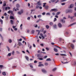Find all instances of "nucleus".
I'll list each match as a JSON object with an SVG mask.
<instances>
[{
    "mask_svg": "<svg viewBox=\"0 0 76 76\" xmlns=\"http://www.w3.org/2000/svg\"><path fill=\"white\" fill-rule=\"evenodd\" d=\"M57 9H52L50 10V12H53V11L54 12H57Z\"/></svg>",
    "mask_w": 76,
    "mask_h": 76,
    "instance_id": "nucleus-1",
    "label": "nucleus"
},
{
    "mask_svg": "<svg viewBox=\"0 0 76 76\" xmlns=\"http://www.w3.org/2000/svg\"><path fill=\"white\" fill-rule=\"evenodd\" d=\"M42 72L44 73H47V71H46V70L45 69H42Z\"/></svg>",
    "mask_w": 76,
    "mask_h": 76,
    "instance_id": "nucleus-2",
    "label": "nucleus"
},
{
    "mask_svg": "<svg viewBox=\"0 0 76 76\" xmlns=\"http://www.w3.org/2000/svg\"><path fill=\"white\" fill-rule=\"evenodd\" d=\"M69 45H70L71 47H72V48L73 49V48H74V45H73L72 44H71V43H69Z\"/></svg>",
    "mask_w": 76,
    "mask_h": 76,
    "instance_id": "nucleus-3",
    "label": "nucleus"
},
{
    "mask_svg": "<svg viewBox=\"0 0 76 76\" xmlns=\"http://www.w3.org/2000/svg\"><path fill=\"white\" fill-rule=\"evenodd\" d=\"M23 10H21L20 12H18V13L19 15H21L22 13H23Z\"/></svg>",
    "mask_w": 76,
    "mask_h": 76,
    "instance_id": "nucleus-4",
    "label": "nucleus"
},
{
    "mask_svg": "<svg viewBox=\"0 0 76 76\" xmlns=\"http://www.w3.org/2000/svg\"><path fill=\"white\" fill-rule=\"evenodd\" d=\"M44 8L46 10H48L49 8V6H45L44 7Z\"/></svg>",
    "mask_w": 76,
    "mask_h": 76,
    "instance_id": "nucleus-5",
    "label": "nucleus"
},
{
    "mask_svg": "<svg viewBox=\"0 0 76 76\" xmlns=\"http://www.w3.org/2000/svg\"><path fill=\"white\" fill-rule=\"evenodd\" d=\"M7 9H8V10H10V7H6L5 8V10H7Z\"/></svg>",
    "mask_w": 76,
    "mask_h": 76,
    "instance_id": "nucleus-6",
    "label": "nucleus"
},
{
    "mask_svg": "<svg viewBox=\"0 0 76 76\" xmlns=\"http://www.w3.org/2000/svg\"><path fill=\"white\" fill-rule=\"evenodd\" d=\"M8 13H11V14H13V11L12 10H10L8 12Z\"/></svg>",
    "mask_w": 76,
    "mask_h": 76,
    "instance_id": "nucleus-7",
    "label": "nucleus"
},
{
    "mask_svg": "<svg viewBox=\"0 0 76 76\" xmlns=\"http://www.w3.org/2000/svg\"><path fill=\"white\" fill-rule=\"evenodd\" d=\"M72 12V10H66V13H69V12Z\"/></svg>",
    "mask_w": 76,
    "mask_h": 76,
    "instance_id": "nucleus-8",
    "label": "nucleus"
},
{
    "mask_svg": "<svg viewBox=\"0 0 76 76\" xmlns=\"http://www.w3.org/2000/svg\"><path fill=\"white\" fill-rule=\"evenodd\" d=\"M37 4L39 5V6H41V2L40 1H38L37 3Z\"/></svg>",
    "mask_w": 76,
    "mask_h": 76,
    "instance_id": "nucleus-9",
    "label": "nucleus"
},
{
    "mask_svg": "<svg viewBox=\"0 0 76 76\" xmlns=\"http://www.w3.org/2000/svg\"><path fill=\"white\" fill-rule=\"evenodd\" d=\"M58 26L59 27V28H61V27H62V25H61V23H59L58 24Z\"/></svg>",
    "mask_w": 76,
    "mask_h": 76,
    "instance_id": "nucleus-10",
    "label": "nucleus"
},
{
    "mask_svg": "<svg viewBox=\"0 0 76 76\" xmlns=\"http://www.w3.org/2000/svg\"><path fill=\"white\" fill-rule=\"evenodd\" d=\"M6 6V1H4L3 3V6L4 7Z\"/></svg>",
    "mask_w": 76,
    "mask_h": 76,
    "instance_id": "nucleus-11",
    "label": "nucleus"
},
{
    "mask_svg": "<svg viewBox=\"0 0 76 76\" xmlns=\"http://www.w3.org/2000/svg\"><path fill=\"white\" fill-rule=\"evenodd\" d=\"M18 45L19 46H21V45H22V44L21 43V42H18Z\"/></svg>",
    "mask_w": 76,
    "mask_h": 76,
    "instance_id": "nucleus-12",
    "label": "nucleus"
},
{
    "mask_svg": "<svg viewBox=\"0 0 76 76\" xmlns=\"http://www.w3.org/2000/svg\"><path fill=\"white\" fill-rule=\"evenodd\" d=\"M37 57L38 58H41L42 57V56H41V55L40 54H38L37 55Z\"/></svg>",
    "mask_w": 76,
    "mask_h": 76,
    "instance_id": "nucleus-13",
    "label": "nucleus"
},
{
    "mask_svg": "<svg viewBox=\"0 0 76 76\" xmlns=\"http://www.w3.org/2000/svg\"><path fill=\"white\" fill-rule=\"evenodd\" d=\"M25 58H26V60H27V61H29V57H28L26 56Z\"/></svg>",
    "mask_w": 76,
    "mask_h": 76,
    "instance_id": "nucleus-14",
    "label": "nucleus"
},
{
    "mask_svg": "<svg viewBox=\"0 0 76 76\" xmlns=\"http://www.w3.org/2000/svg\"><path fill=\"white\" fill-rule=\"evenodd\" d=\"M16 7H17V8H19V7H20V5H19V4H17L16 5Z\"/></svg>",
    "mask_w": 76,
    "mask_h": 76,
    "instance_id": "nucleus-15",
    "label": "nucleus"
},
{
    "mask_svg": "<svg viewBox=\"0 0 76 76\" xmlns=\"http://www.w3.org/2000/svg\"><path fill=\"white\" fill-rule=\"evenodd\" d=\"M74 6V5L73 4H71L70 6V8H72Z\"/></svg>",
    "mask_w": 76,
    "mask_h": 76,
    "instance_id": "nucleus-16",
    "label": "nucleus"
},
{
    "mask_svg": "<svg viewBox=\"0 0 76 76\" xmlns=\"http://www.w3.org/2000/svg\"><path fill=\"white\" fill-rule=\"evenodd\" d=\"M13 10H15V12H16L17 10H19V9L17 8L16 9H15V8H13Z\"/></svg>",
    "mask_w": 76,
    "mask_h": 76,
    "instance_id": "nucleus-17",
    "label": "nucleus"
},
{
    "mask_svg": "<svg viewBox=\"0 0 76 76\" xmlns=\"http://www.w3.org/2000/svg\"><path fill=\"white\" fill-rule=\"evenodd\" d=\"M38 67H41V66H44V65L43 64H39L38 65Z\"/></svg>",
    "mask_w": 76,
    "mask_h": 76,
    "instance_id": "nucleus-18",
    "label": "nucleus"
},
{
    "mask_svg": "<svg viewBox=\"0 0 76 76\" xmlns=\"http://www.w3.org/2000/svg\"><path fill=\"white\" fill-rule=\"evenodd\" d=\"M60 55L62 56H67V55L65 54H61Z\"/></svg>",
    "mask_w": 76,
    "mask_h": 76,
    "instance_id": "nucleus-19",
    "label": "nucleus"
},
{
    "mask_svg": "<svg viewBox=\"0 0 76 76\" xmlns=\"http://www.w3.org/2000/svg\"><path fill=\"white\" fill-rule=\"evenodd\" d=\"M61 62L62 63H63V64H67V63H69V62H63L62 61H61Z\"/></svg>",
    "mask_w": 76,
    "mask_h": 76,
    "instance_id": "nucleus-20",
    "label": "nucleus"
},
{
    "mask_svg": "<svg viewBox=\"0 0 76 76\" xmlns=\"http://www.w3.org/2000/svg\"><path fill=\"white\" fill-rule=\"evenodd\" d=\"M0 22L1 23V24H3V20H2L1 19H0Z\"/></svg>",
    "mask_w": 76,
    "mask_h": 76,
    "instance_id": "nucleus-21",
    "label": "nucleus"
},
{
    "mask_svg": "<svg viewBox=\"0 0 76 76\" xmlns=\"http://www.w3.org/2000/svg\"><path fill=\"white\" fill-rule=\"evenodd\" d=\"M46 28H47V29H49V28H50V26L48 25H46Z\"/></svg>",
    "mask_w": 76,
    "mask_h": 76,
    "instance_id": "nucleus-22",
    "label": "nucleus"
},
{
    "mask_svg": "<svg viewBox=\"0 0 76 76\" xmlns=\"http://www.w3.org/2000/svg\"><path fill=\"white\" fill-rule=\"evenodd\" d=\"M8 42H10V43H11V42H12V40L11 39H9L8 40Z\"/></svg>",
    "mask_w": 76,
    "mask_h": 76,
    "instance_id": "nucleus-23",
    "label": "nucleus"
},
{
    "mask_svg": "<svg viewBox=\"0 0 76 76\" xmlns=\"http://www.w3.org/2000/svg\"><path fill=\"white\" fill-rule=\"evenodd\" d=\"M10 22L11 24H13V20H11Z\"/></svg>",
    "mask_w": 76,
    "mask_h": 76,
    "instance_id": "nucleus-24",
    "label": "nucleus"
},
{
    "mask_svg": "<svg viewBox=\"0 0 76 76\" xmlns=\"http://www.w3.org/2000/svg\"><path fill=\"white\" fill-rule=\"evenodd\" d=\"M47 4V3H43L44 5H43V7H45V4Z\"/></svg>",
    "mask_w": 76,
    "mask_h": 76,
    "instance_id": "nucleus-25",
    "label": "nucleus"
},
{
    "mask_svg": "<svg viewBox=\"0 0 76 76\" xmlns=\"http://www.w3.org/2000/svg\"><path fill=\"white\" fill-rule=\"evenodd\" d=\"M56 70H57V68H55L54 69H53L52 71H53V72H54V71H56Z\"/></svg>",
    "mask_w": 76,
    "mask_h": 76,
    "instance_id": "nucleus-26",
    "label": "nucleus"
},
{
    "mask_svg": "<svg viewBox=\"0 0 76 76\" xmlns=\"http://www.w3.org/2000/svg\"><path fill=\"white\" fill-rule=\"evenodd\" d=\"M10 18L11 19H14V17L13 16H11L10 17Z\"/></svg>",
    "mask_w": 76,
    "mask_h": 76,
    "instance_id": "nucleus-27",
    "label": "nucleus"
},
{
    "mask_svg": "<svg viewBox=\"0 0 76 76\" xmlns=\"http://www.w3.org/2000/svg\"><path fill=\"white\" fill-rule=\"evenodd\" d=\"M2 75H4V76H5L6 75V72H3L2 73Z\"/></svg>",
    "mask_w": 76,
    "mask_h": 76,
    "instance_id": "nucleus-28",
    "label": "nucleus"
},
{
    "mask_svg": "<svg viewBox=\"0 0 76 76\" xmlns=\"http://www.w3.org/2000/svg\"><path fill=\"white\" fill-rule=\"evenodd\" d=\"M61 21L62 22V23H65V20H63V19H62L61 20Z\"/></svg>",
    "mask_w": 76,
    "mask_h": 76,
    "instance_id": "nucleus-29",
    "label": "nucleus"
},
{
    "mask_svg": "<svg viewBox=\"0 0 76 76\" xmlns=\"http://www.w3.org/2000/svg\"><path fill=\"white\" fill-rule=\"evenodd\" d=\"M46 61H51V59H50V58H48V59H47Z\"/></svg>",
    "mask_w": 76,
    "mask_h": 76,
    "instance_id": "nucleus-30",
    "label": "nucleus"
},
{
    "mask_svg": "<svg viewBox=\"0 0 76 76\" xmlns=\"http://www.w3.org/2000/svg\"><path fill=\"white\" fill-rule=\"evenodd\" d=\"M54 50L55 51V52H57L58 51V50L57 49H56V48H54Z\"/></svg>",
    "mask_w": 76,
    "mask_h": 76,
    "instance_id": "nucleus-31",
    "label": "nucleus"
},
{
    "mask_svg": "<svg viewBox=\"0 0 76 76\" xmlns=\"http://www.w3.org/2000/svg\"><path fill=\"white\" fill-rule=\"evenodd\" d=\"M55 46L56 47H57V48H59L60 49H61V48L58 46L57 45H55Z\"/></svg>",
    "mask_w": 76,
    "mask_h": 76,
    "instance_id": "nucleus-32",
    "label": "nucleus"
},
{
    "mask_svg": "<svg viewBox=\"0 0 76 76\" xmlns=\"http://www.w3.org/2000/svg\"><path fill=\"white\" fill-rule=\"evenodd\" d=\"M60 14V12H58L56 13L57 15H58Z\"/></svg>",
    "mask_w": 76,
    "mask_h": 76,
    "instance_id": "nucleus-33",
    "label": "nucleus"
},
{
    "mask_svg": "<svg viewBox=\"0 0 76 76\" xmlns=\"http://www.w3.org/2000/svg\"><path fill=\"white\" fill-rule=\"evenodd\" d=\"M76 23H73L72 24H71L70 25V26H72V25H75V24H76Z\"/></svg>",
    "mask_w": 76,
    "mask_h": 76,
    "instance_id": "nucleus-34",
    "label": "nucleus"
},
{
    "mask_svg": "<svg viewBox=\"0 0 76 76\" xmlns=\"http://www.w3.org/2000/svg\"><path fill=\"white\" fill-rule=\"evenodd\" d=\"M0 36L1 39H2V40H3V37L1 35V34H0Z\"/></svg>",
    "mask_w": 76,
    "mask_h": 76,
    "instance_id": "nucleus-35",
    "label": "nucleus"
},
{
    "mask_svg": "<svg viewBox=\"0 0 76 76\" xmlns=\"http://www.w3.org/2000/svg\"><path fill=\"white\" fill-rule=\"evenodd\" d=\"M37 31H38V34H37V35H39V33H40V31H39L38 30H37Z\"/></svg>",
    "mask_w": 76,
    "mask_h": 76,
    "instance_id": "nucleus-36",
    "label": "nucleus"
},
{
    "mask_svg": "<svg viewBox=\"0 0 76 76\" xmlns=\"http://www.w3.org/2000/svg\"><path fill=\"white\" fill-rule=\"evenodd\" d=\"M38 18H40L41 17V15H38L37 16Z\"/></svg>",
    "mask_w": 76,
    "mask_h": 76,
    "instance_id": "nucleus-37",
    "label": "nucleus"
},
{
    "mask_svg": "<svg viewBox=\"0 0 76 76\" xmlns=\"http://www.w3.org/2000/svg\"><path fill=\"white\" fill-rule=\"evenodd\" d=\"M48 63H45V66H48Z\"/></svg>",
    "mask_w": 76,
    "mask_h": 76,
    "instance_id": "nucleus-38",
    "label": "nucleus"
},
{
    "mask_svg": "<svg viewBox=\"0 0 76 76\" xmlns=\"http://www.w3.org/2000/svg\"><path fill=\"white\" fill-rule=\"evenodd\" d=\"M65 4H66L65 3H61V5H62V6H63L64 5H65Z\"/></svg>",
    "mask_w": 76,
    "mask_h": 76,
    "instance_id": "nucleus-39",
    "label": "nucleus"
},
{
    "mask_svg": "<svg viewBox=\"0 0 76 76\" xmlns=\"http://www.w3.org/2000/svg\"><path fill=\"white\" fill-rule=\"evenodd\" d=\"M5 8H6V7H5L4 6L2 7V9H3V10H4Z\"/></svg>",
    "mask_w": 76,
    "mask_h": 76,
    "instance_id": "nucleus-40",
    "label": "nucleus"
},
{
    "mask_svg": "<svg viewBox=\"0 0 76 76\" xmlns=\"http://www.w3.org/2000/svg\"><path fill=\"white\" fill-rule=\"evenodd\" d=\"M50 25H53V23L52 22H50Z\"/></svg>",
    "mask_w": 76,
    "mask_h": 76,
    "instance_id": "nucleus-41",
    "label": "nucleus"
},
{
    "mask_svg": "<svg viewBox=\"0 0 76 76\" xmlns=\"http://www.w3.org/2000/svg\"><path fill=\"white\" fill-rule=\"evenodd\" d=\"M46 15H50V13L49 12L47 13Z\"/></svg>",
    "mask_w": 76,
    "mask_h": 76,
    "instance_id": "nucleus-42",
    "label": "nucleus"
},
{
    "mask_svg": "<svg viewBox=\"0 0 76 76\" xmlns=\"http://www.w3.org/2000/svg\"><path fill=\"white\" fill-rule=\"evenodd\" d=\"M56 27H57L56 25H54L53 26V27L54 28H56Z\"/></svg>",
    "mask_w": 76,
    "mask_h": 76,
    "instance_id": "nucleus-43",
    "label": "nucleus"
},
{
    "mask_svg": "<svg viewBox=\"0 0 76 76\" xmlns=\"http://www.w3.org/2000/svg\"><path fill=\"white\" fill-rule=\"evenodd\" d=\"M39 6H38V5H37V6L36 7V9H38V8H39Z\"/></svg>",
    "mask_w": 76,
    "mask_h": 76,
    "instance_id": "nucleus-44",
    "label": "nucleus"
},
{
    "mask_svg": "<svg viewBox=\"0 0 76 76\" xmlns=\"http://www.w3.org/2000/svg\"><path fill=\"white\" fill-rule=\"evenodd\" d=\"M16 26H12V28L13 29H15V28H16Z\"/></svg>",
    "mask_w": 76,
    "mask_h": 76,
    "instance_id": "nucleus-45",
    "label": "nucleus"
},
{
    "mask_svg": "<svg viewBox=\"0 0 76 76\" xmlns=\"http://www.w3.org/2000/svg\"><path fill=\"white\" fill-rule=\"evenodd\" d=\"M8 56H11V53H9L8 54Z\"/></svg>",
    "mask_w": 76,
    "mask_h": 76,
    "instance_id": "nucleus-46",
    "label": "nucleus"
},
{
    "mask_svg": "<svg viewBox=\"0 0 76 76\" xmlns=\"http://www.w3.org/2000/svg\"><path fill=\"white\" fill-rule=\"evenodd\" d=\"M39 59L40 60H43V58H39Z\"/></svg>",
    "mask_w": 76,
    "mask_h": 76,
    "instance_id": "nucleus-47",
    "label": "nucleus"
},
{
    "mask_svg": "<svg viewBox=\"0 0 76 76\" xmlns=\"http://www.w3.org/2000/svg\"><path fill=\"white\" fill-rule=\"evenodd\" d=\"M40 36H41V37H43V34H40Z\"/></svg>",
    "mask_w": 76,
    "mask_h": 76,
    "instance_id": "nucleus-48",
    "label": "nucleus"
},
{
    "mask_svg": "<svg viewBox=\"0 0 76 76\" xmlns=\"http://www.w3.org/2000/svg\"><path fill=\"white\" fill-rule=\"evenodd\" d=\"M57 20V18H55L54 20V22H55Z\"/></svg>",
    "mask_w": 76,
    "mask_h": 76,
    "instance_id": "nucleus-49",
    "label": "nucleus"
},
{
    "mask_svg": "<svg viewBox=\"0 0 76 76\" xmlns=\"http://www.w3.org/2000/svg\"><path fill=\"white\" fill-rule=\"evenodd\" d=\"M7 49L8 50V51H10V49L9 48V47H7Z\"/></svg>",
    "mask_w": 76,
    "mask_h": 76,
    "instance_id": "nucleus-50",
    "label": "nucleus"
},
{
    "mask_svg": "<svg viewBox=\"0 0 76 76\" xmlns=\"http://www.w3.org/2000/svg\"><path fill=\"white\" fill-rule=\"evenodd\" d=\"M51 2H54L56 1V0H51Z\"/></svg>",
    "mask_w": 76,
    "mask_h": 76,
    "instance_id": "nucleus-51",
    "label": "nucleus"
},
{
    "mask_svg": "<svg viewBox=\"0 0 76 76\" xmlns=\"http://www.w3.org/2000/svg\"><path fill=\"white\" fill-rule=\"evenodd\" d=\"M40 45H41V46H42V47H43V46H44V44H43V43L41 44Z\"/></svg>",
    "mask_w": 76,
    "mask_h": 76,
    "instance_id": "nucleus-52",
    "label": "nucleus"
},
{
    "mask_svg": "<svg viewBox=\"0 0 76 76\" xmlns=\"http://www.w3.org/2000/svg\"><path fill=\"white\" fill-rule=\"evenodd\" d=\"M34 30H32L31 31V33H32L33 34H34Z\"/></svg>",
    "mask_w": 76,
    "mask_h": 76,
    "instance_id": "nucleus-53",
    "label": "nucleus"
},
{
    "mask_svg": "<svg viewBox=\"0 0 76 76\" xmlns=\"http://www.w3.org/2000/svg\"><path fill=\"white\" fill-rule=\"evenodd\" d=\"M3 67V65H0V68H1Z\"/></svg>",
    "mask_w": 76,
    "mask_h": 76,
    "instance_id": "nucleus-54",
    "label": "nucleus"
},
{
    "mask_svg": "<svg viewBox=\"0 0 76 76\" xmlns=\"http://www.w3.org/2000/svg\"><path fill=\"white\" fill-rule=\"evenodd\" d=\"M47 56H44L43 58H44L45 59V58H47Z\"/></svg>",
    "mask_w": 76,
    "mask_h": 76,
    "instance_id": "nucleus-55",
    "label": "nucleus"
},
{
    "mask_svg": "<svg viewBox=\"0 0 76 76\" xmlns=\"http://www.w3.org/2000/svg\"><path fill=\"white\" fill-rule=\"evenodd\" d=\"M18 41H22V39H18Z\"/></svg>",
    "mask_w": 76,
    "mask_h": 76,
    "instance_id": "nucleus-56",
    "label": "nucleus"
},
{
    "mask_svg": "<svg viewBox=\"0 0 76 76\" xmlns=\"http://www.w3.org/2000/svg\"><path fill=\"white\" fill-rule=\"evenodd\" d=\"M15 53V51H13L12 52V55H14V54Z\"/></svg>",
    "mask_w": 76,
    "mask_h": 76,
    "instance_id": "nucleus-57",
    "label": "nucleus"
},
{
    "mask_svg": "<svg viewBox=\"0 0 76 76\" xmlns=\"http://www.w3.org/2000/svg\"><path fill=\"white\" fill-rule=\"evenodd\" d=\"M42 15H45V12H44L42 13Z\"/></svg>",
    "mask_w": 76,
    "mask_h": 76,
    "instance_id": "nucleus-58",
    "label": "nucleus"
},
{
    "mask_svg": "<svg viewBox=\"0 0 76 76\" xmlns=\"http://www.w3.org/2000/svg\"><path fill=\"white\" fill-rule=\"evenodd\" d=\"M46 32H47V31H44L43 34H45V33H46Z\"/></svg>",
    "mask_w": 76,
    "mask_h": 76,
    "instance_id": "nucleus-59",
    "label": "nucleus"
},
{
    "mask_svg": "<svg viewBox=\"0 0 76 76\" xmlns=\"http://www.w3.org/2000/svg\"><path fill=\"white\" fill-rule=\"evenodd\" d=\"M14 31H17L18 30V29L17 28H15L14 29Z\"/></svg>",
    "mask_w": 76,
    "mask_h": 76,
    "instance_id": "nucleus-60",
    "label": "nucleus"
},
{
    "mask_svg": "<svg viewBox=\"0 0 76 76\" xmlns=\"http://www.w3.org/2000/svg\"><path fill=\"white\" fill-rule=\"evenodd\" d=\"M46 49L47 50V51H48V50H49V49L48 48H46Z\"/></svg>",
    "mask_w": 76,
    "mask_h": 76,
    "instance_id": "nucleus-61",
    "label": "nucleus"
},
{
    "mask_svg": "<svg viewBox=\"0 0 76 76\" xmlns=\"http://www.w3.org/2000/svg\"><path fill=\"white\" fill-rule=\"evenodd\" d=\"M4 15L5 16H7V13H5L4 14Z\"/></svg>",
    "mask_w": 76,
    "mask_h": 76,
    "instance_id": "nucleus-62",
    "label": "nucleus"
},
{
    "mask_svg": "<svg viewBox=\"0 0 76 76\" xmlns=\"http://www.w3.org/2000/svg\"><path fill=\"white\" fill-rule=\"evenodd\" d=\"M16 53H17V54H20V53L18 51H16Z\"/></svg>",
    "mask_w": 76,
    "mask_h": 76,
    "instance_id": "nucleus-63",
    "label": "nucleus"
},
{
    "mask_svg": "<svg viewBox=\"0 0 76 76\" xmlns=\"http://www.w3.org/2000/svg\"><path fill=\"white\" fill-rule=\"evenodd\" d=\"M39 20H41V21H43V20H42V19H41L40 18L39 19Z\"/></svg>",
    "mask_w": 76,
    "mask_h": 76,
    "instance_id": "nucleus-64",
    "label": "nucleus"
}]
</instances>
